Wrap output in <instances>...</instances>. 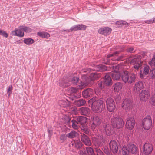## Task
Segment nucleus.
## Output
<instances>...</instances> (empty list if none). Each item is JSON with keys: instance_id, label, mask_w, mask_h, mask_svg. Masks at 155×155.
I'll return each mask as SVG.
<instances>
[{"instance_id": "7", "label": "nucleus", "mask_w": 155, "mask_h": 155, "mask_svg": "<svg viewBox=\"0 0 155 155\" xmlns=\"http://www.w3.org/2000/svg\"><path fill=\"white\" fill-rule=\"evenodd\" d=\"M112 125L114 128H120L123 127L124 121L123 119L119 116H116L111 120Z\"/></svg>"}, {"instance_id": "4", "label": "nucleus", "mask_w": 155, "mask_h": 155, "mask_svg": "<svg viewBox=\"0 0 155 155\" xmlns=\"http://www.w3.org/2000/svg\"><path fill=\"white\" fill-rule=\"evenodd\" d=\"M123 155H129V154H135L138 151L137 147L133 144H129L127 146H124L122 149Z\"/></svg>"}, {"instance_id": "30", "label": "nucleus", "mask_w": 155, "mask_h": 155, "mask_svg": "<svg viewBox=\"0 0 155 155\" xmlns=\"http://www.w3.org/2000/svg\"><path fill=\"white\" fill-rule=\"evenodd\" d=\"M72 143V144L77 148H80L82 147V143L79 139H77L74 140Z\"/></svg>"}, {"instance_id": "46", "label": "nucleus", "mask_w": 155, "mask_h": 155, "mask_svg": "<svg viewBox=\"0 0 155 155\" xmlns=\"http://www.w3.org/2000/svg\"><path fill=\"white\" fill-rule=\"evenodd\" d=\"M59 85L60 86L63 87H65L68 86V84H67L65 83L64 81H60L59 83Z\"/></svg>"}, {"instance_id": "11", "label": "nucleus", "mask_w": 155, "mask_h": 155, "mask_svg": "<svg viewBox=\"0 0 155 155\" xmlns=\"http://www.w3.org/2000/svg\"><path fill=\"white\" fill-rule=\"evenodd\" d=\"M106 103L107 110L110 112H114L115 108V105L113 99L109 98L106 100Z\"/></svg>"}, {"instance_id": "43", "label": "nucleus", "mask_w": 155, "mask_h": 155, "mask_svg": "<svg viewBox=\"0 0 155 155\" xmlns=\"http://www.w3.org/2000/svg\"><path fill=\"white\" fill-rule=\"evenodd\" d=\"M149 64L151 66H155V53L153 55L152 60L149 61Z\"/></svg>"}, {"instance_id": "14", "label": "nucleus", "mask_w": 155, "mask_h": 155, "mask_svg": "<svg viewBox=\"0 0 155 155\" xmlns=\"http://www.w3.org/2000/svg\"><path fill=\"white\" fill-rule=\"evenodd\" d=\"M150 96L149 92L146 90H142L139 94V97L141 101H147Z\"/></svg>"}, {"instance_id": "2", "label": "nucleus", "mask_w": 155, "mask_h": 155, "mask_svg": "<svg viewBox=\"0 0 155 155\" xmlns=\"http://www.w3.org/2000/svg\"><path fill=\"white\" fill-rule=\"evenodd\" d=\"M147 56L145 52H142L140 55L135 56L134 58L131 60L130 64L134 65V68L136 70H138L142 65V62L145 60Z\"/></svg>"}, {"instance_id": "40", "label": "nucleus", "mask_w": 155, "mask_h": 155, "mask_svg": "<svg viewBox=\"0 0 155 155\" xmlns=\"http://www.w3.org/2000/svg\"><path fill=\"white\" fill-rule=\"evenodd\" d=\"M86 151L89 155H95L93 149L90 147H86Z\"/></svg>"}, {"instance_id": "13", "label": "nucleus", "mask_w": 155, "mask_h": 155, "mask_svg": "<svg viewBox=\"0 0 155 155\" xmlns=\"http://www.w3.org/2000/svg\"><path fill=\"white\" fill-rule=\"evenodd\" d=\"M135 121L134 118L131 117H127L126 119V127L129 130H131L134 126Z\"/></svg>"}, {"instance_id": "44", "label": "nucleus", "mask_w": 155, "mask_h": 155, "mask_svg": "<svg viewBox=\"0 0 155 155\" xmlns=\"http://www.w3.org/2000/svg\"><path fill=\"white\" fill-rule=\"evenodd\" d=\"M78 153L80 154V155H87L86 148V149L85 148L81 149L78 152Z\"/></svg>"}, {"instance_id": "60", "label": "nucleus", "mask_w": 155, "mask_h": 155, "mask_svg": "<svg viewBox=\"0 0 155 155\" xmlns=\"http://www.w3.org/2000/svg\"><path fill=\"white\" fill-rule=\"evenodd\" d=\"M46 155H49L48 154H46Z\"/></svg>"}, {"instance_id": "22", "label": "nucleus", "mask_w": 155, "mask_h": 155, "mask_svg": "<svg viewBox=\"0 0 155 155\" xmlns=\"http://www.w3.org/2000/svg\"><path fill=\"white\" fill-rule=\"evenodd\" d=\"M86 26L83 24H78L73 26L71 27V31H76L79 30H85Z\"/></svg>"}, {"instance_id": "50", "label": "nucleus", "mask_w": 155, "mask_h": 155, "mask_svg": "<svg viewBox=\"0 0 155 155\" xmlns=\"http://www.w3.org/2000/svg\"><path fill=\"white\" fill-rule=\"evenodd\" d=\"M96 152L97 155H104L103 152L98 148H96Z\"/></svg>"}, {"instance_id": "57", "label": "nucleus", "mask_w": 155, "mask_h": 155, "mask_svg": "<svg viewBox=\"0 0 155 155\" xmlns=\"http://www.w3.org/2000/svg\"><path fill=\"white\" fill-rule=\"evenodd\" d=\"M49 136H51L52 134V131L51 130H48Z\"/></svg>"}, {"instance_id": "20", "label": "nucleus", "mask_w": 155, "mask_h": 155, "mask_svg": "<svg viewBox=\"0 0 155 155\" xmlns=\"http://www.w3.org/2000/svg\"><path fill=\"white\" fill-rule=\"evenodd\" d=\"M110 148L114 153H115L118 151V147L117 143L114 140L111 141L109 143Z\"/></svg>"}, {"instance_id": "51", "label": "nucleus", "mask_w": 155, "mask_h": 155, "mask_svg": "<svg viewBox=\"0 0 155 155\" xmlns=\"http://www.w3.org/2000/svg\"><path fill=\"white\" fill-rule=\"evenodd\" d=\"M150 74L151 77L152 78H155V68L152 69V70L150 71Z\"/></svg>"}, {"instance_id": "37", "label": "nucleus", "mask_w": 155, "mask_h": 155, "mask_svg": "<svg viewBox=\"0 0 155 155\" xmlns=\"http://www.w3.org/2000/svg\"><path fill=\"white\" fill-rule=\"evenodd\" d=\"M72 123V127L74 129H78L80 126V124H79L75 120H73L71 121Z\"/></svg>"}, {"instance_id": "19", "label": "nucleus", "mask_w": 155, "mask_h": 155, "mask_svg": "<svg viewBox=\"0 0 155 155\" xmlns=\"http://www.w3.org/2000/svg\"><path fill=\"white\" fill-rule=\"evenodd\" d=\"M114 127L110 124H107L104 127V131L107 135H110L114 133Z\"/></svg>"}, {"instance_id": "1", "label": "nucleus", "mask_w": 155, "mask_h": 155, "mask_svg": "<svg viewBox=\"0 0 155 155\" xmlns=\"http://www.w3.org/2000/svg\"><path fill=\"white\" fill-rule=\"evenodd\" d=\"M89 103L91 105L92 110L95 112H101L105 108L104 104L102 100H96L93 97L89 101Z\"/></svg>"}, {"instance_id": "48", "label": "nucleus", "mask_w": 155, "mask_h": 155, "mask_svg": "<svg viewBox=\"0 0 155 155\" xmlns=\"http://www.w3.org/2000/svg\"><path fill=\"white\" fill-rule=\"evenodd\" d=\"M79 80V78L76 77H74L72 80L71 82L73 84H76L77 83Z\"/></svg>"}, {"instance_id": "8", "label": "nucleus", "mask_w": 155, "mask_h": 155, "mask_svg": "<svg viewBox=\"0 0 155 155\" xmlns=\"http://www.w3.org/2000/svg\"><path fill=\"white\" fill-rule=\"evenodd\" d=\"M90 120V125L93 130H94L97 127L100 125L101 123L100 119L98 116L96 115L91 117Z\"/></svg>"}, {"instance_id": "10", "label": "nucleus", "mask_w": 155, "mask_h": 155, "mask_svg": "<svg viewBox=\"0 0 155 155\" xmlns=\"http://www.w3.org/2000/svg\"><path fill=\"white\" fill-rule=\"evenodd\" d=\"M110 74H107L105 76L104 81H101L98 83V87L101 89L104 87L105 85H109L111 84L112 80Z\"/></svg>"}, {"instance_id": "17", "label": "nucleus", "mask_w": 155, "mask_h": 155, "mask_svg": "<svg viewBox=\"0 0 155 155\" xmlns=\"http://www.w3.org/2000/svg\"><path fill=\"white\" fill-rule=\"evenodd\" d=\"M111 29L108 27H104L100 28L98 30L99 33L105 36H107L111 32Z\"/></svg>"}, {"instance_id": "49", "label": "nucleus", "mask_w": 155, "mask_h": 155, "mask_svg": "<svg viewBox=\"0 0 155 155\" xmlns=\"http://www.w3.org/2000/svg\"><path fill=\"white\" fill-rule=\"evenodd\" d=\"M0 35H1L6 38H7L8 36V34L5 31L2 30H0Z\"/></svg>"}, {"instance_id": "61", "label": "nucleus", "mask_w": 155, "mask_h": 155, "mask_svg": "<svg viewBox=\"0 0 155 155\" xmlns=\"http://www.w3.org/2000/svg\"><path fill=\"white\" fill-rule=\"evenodd\" d=\"M154 93H155V92H154Z\"/></svg>"}, {"instance_id": "58", "label": "nucleus", "mask_w": 155, "mask_h": 155, "mask_svg": "<svg viewBox=\"0 0 155 155\" xmlns=\"http://www.w3.org/2000/svg\"><path fill=\"white\" fill-rule=\"evenodd\" d=\"M63 31H66L67 32H70V31H71V30L70 29L64 30Z\"/></svg>"}, {"instance_id": "52", "label": "nucleus", "mask_w": 155, "mask_h": 155, "mask_svg": "<svg viewBox=\"0 0 155 155\" xmlns=\"http://www.w3.org/2000/svg\"><path fill=\"white\" fill-rule=\"evenodd\" d=\"M145 23L150 24L155 22V18H153L150 20H146L145 21Z\"/></svg>"}, {"instance_id": "45", "label": "nucleus", "mask_w": 155, "mask_h": 155, "mask_svg": "<svg viewBox=\"0 0 155 155\" xmlns=\"http://www.w3.org/2000/svg\"><path fill=\"white\" fill-rule=\"evenodd\" d=\"M64 122L66 124H69L70 122V119L68 116H66L63 118Z\"/></svg>"}, {"instance_id": "12", "label": "nucleus", "mask_w": 155, "mask_h": 155, "mask_svg": "<svg viewBox=\"0 0 155 155\" xmlns=\"http://www.w3.org/2000/svg\"><path fill=\"white\" fill-rule=\"evenodd\" d=\"M121 106L122 108L125 110H130L132 107V101L129 98H126L123 101Z\"/></svg>"}, {"instance_id": "26", "label": "nucleus", "mask_w": 155, "mask_h": 155, "mask_svg": "<svg viewBox=\"0 0 155 155\" xmlns=\"http://www.w3.org/2000/svg\"><path fill=\"white\" fill-rule=\"evenodd\" d=\"M149 67L147 65L144 67L143 69V71H140V78H143L145 75H147L149 72Z\"/></svg>"}, {"instance_id": "47", "label": "nucleus", "mask_w": 155, "mask_h": 155, "mask_svg": "<svg viewBox=\"0 0 155 155\" xmlns=\"http://www.w3.org/2000/svg\"><path fill=\"white\" fill-rule=\"evenodd\" d=\"M12 86L10 85L7 90V93L8 94V96H9L12 94Z\"/></svg>"}, {"instance_id": "42", "label": "nucleus", "mask_w": 155, "mask_h": 155, "mask_svg": "<svg viewBox=\"0 0 155 155\" xmlns=\"http://www.w3.org/2000/svg\"><path fill=\"white\" fill-rule=\"evenodd\" d=\"M20 29H22L24 31L27 32H30L31 31V29L29 27L24 26H20Z\"/></svg>"}, {"instance_id": "34", "label": "nucleus", "mask_w": 155, "mask_h": 155, "mask_svg": "<svg viewBox=\"0 0 155 155\" xmlns=\"http://www.w3.org/2000/svg\"><path fill=\"white\" fill-rule=\"evenodd\" d=\"M81 128L84 132L86 134H89L91 133L88 127L85 124H82Z\"/></svg>"}, {"instance_id": "55", "label": "nucleus", "mask_w": 155, "mask_h": 155, "mask_svg": "<svg viewBox=\"0 0 155 155\" xmlns=\"http://www.w3.org/2000/svg\"><path fill=\"white\" fill-rule=\"evenodd\" d=\"M67 137L66 136H65L64 134L62 135L61 136L60 138L61 140L64 141L66 140Z\"/></svg>"}, {"instance_id": "41", "label": "nucleus", "mask_w": 155, "mask_h": 155, "mask_svg": "<svg viewBox=\"0 0 155 155\" xmlns=\"http://www.w3.org/2000/svg\"><path fill=\"white\" fill-rule=\"evenodd\" d=\"M86 103V101L84 100H79L75 102V104L78 106L84 105Z\"/></svg>"}, {"instance_id": "31", "label": "nucleus", "mask_w": 155, "mask_h": 155, "mask_svg": "<svg viewBox=\"0 0 155 155\" xmlns=\"http://www.w3.org/2000/svg\"><path fill=\"white\" fill-rule=\"evenodd\" d=\"M78 134L74 130H72L66 135V136L69 138H72L77 137Z\"/></svg>"}, {"instance_id": "5", "label": "nucleus", "mask_w": 155, "mask_h": 155, "mask_svg": "<svg viewBox=\"0 0 155 155\" xmlns=\"http://www.w3.org/2000/svg\"><path fill=\"white\" fill-rule=\"evenodd\" d=\"M121 78L125 83L131 84L135 81L136 74L134 73L128 74L127 71H124L122 73Z\"/></svg>"}, {"instance_id": "28", "label": "nucleus", "mask_w": 155, "mask_h": 155, "mask_svg": "<svg viewBox=\"0 0 155 155\" xmlns=\"http://www.w3.org/2000/svg\"><path fill=\"white\" fill-rule=\"evenodd\" d=\"M113 87L114 91L116 92H119L122 88V84L120 82L117 83L114 85Z\"/></svg>"}, {"instance_id": "39", "label": "nucleus", "mask_w": 155, "mask_h": 155, "mask_svg": "<svg viewBox=\"0 0 155 155\" xmlns=\"http://www.w3.org/2000/svg\"><path fill=\"white\" fill-rule=\"evenodd\" d=\"M97 68H98L97 71H105L107 70V68L105 65H99L97 66Z\"/></svg>"}, {"instance_id": "36", "label": "nucleus", "mask_w": 155, "mask_h": 155, "mask_svg": "<svg viewBox=\"0 0 155 155\" xmlns=\"http://www.w3.org/2000/svg\"><path fill=\"white\" fill-rule=\"evenodd\" d=\"M150 103L151 105L155 106V93H154V92L152 93Z\"/></svg>"}, {"instance_id": "6", "label": "nucleus", "mask_w": 155, "mask_h": 155, "mask_svg": "<svg viewBox=\"0 0 155 155\" xmlns=\"http://www.w3.org/2000/svg\"><path fill=\"white\" fill-rule=\"evenodd\" d=\"M122 68L123 67L120 64L114 66L112 67L113 72L112 73L110 74L112 75V78L114 79L117 80L120 78L121 75L120 72Z\"/></svg>"}, {"instance_id": "21", "label": "nucleus", "mask_w": 155, "mask_h": 155, "mask_svg": "<svg viewBox=\"0 0 155 155\" xmlns=\"http://www.w3.org/2000/svg\"><path fill=\"white\" fill-rule=\"evenodd\" d=\"M22 29H20L19 26L18 28H15L14 31L12 32V33L13 35L22 37L24 36V32L22 31Z\"/></svg>"}, {"instance_id": "24", "label": "nucleus", "mask_w": 155, "mask_h": 155, "mask_svg": "<svg viewBox=\"0 0 155 155\" xmlns=\"http://www.w3.org/2000/svg\"><path fill=\"white\" fill-rule=\"evenodd\" d=\"M58 104L59 106L64 107H68L70 104L69 102L65 98L59 100Z\"/></svg>"}, {"instance_id": "23", "label": "nucleus", "mask_w": 155, "mask_h": 155, "mask_svg": "<svg viewBox=\"0 0 155 155\" xmlns=\"http://www.w3.org/2000/svg\"><path fill=\"white\" fill-rule=\"evenodd\" d=\"M143 83L141 81H139L135 83L134 91L137 92L138 93L141 89L143 88Z\"/></svg>"}, {"instance_id": "3", "label": "nucleus", "mask_w": 155, "mask_h": 155, "mask_svg": "<svg viewBox=\"0 0 155 155\" xmlns=\"http://www.w3.org/2000/svg\"><path fill=\"white\" fill-rule=\"evenodd\" d=\"M120 52V51H118L114 52L112 54L108 55L107 57L104 59V63L106 64L109 63L114 64L115 63L114 62H110V59L115 61L124 60V55L117 57V54Z\"/></svg>"}, {"instance_id": "35", "label": "nucleus", "mask_w": 155, "mask_h": 155, "mask_svg": "<svg viewBox=\"0 0 155 155\" xmlns=\"http://www.w3.org/2000/svg\"><path fill=\"white\" fill-rule=\"evenodd\" d=\"M100 77V75L96 72L91 73L90 76L91 79L92 80L98 78Z\"/></svg>"}, {"instance_id": "33", "label": "nucleus", "mask_w": 155, "mask_h": 155, "mask_svg": "<svg viewBox=\"0 0 155 155\" xmlns=\"http://www.w3.org/2000/svg\"><path fill=\"white\" fill-rule=\"evenodd\" d=\"M77 119L78 121L80 123V124H81L82 125L87 121L86 118L83 116H79L77 118Z\"/></svg>"}, {"instance_id": "16", "label": "nucleus", "mask_w": 155, "mask_h": 155, "mask_svg": "<svg viewBox=\"0 0 155 155\" xmlns=\"http://www.w3.org/2000/svg\"><path fill=\"white\" fill-rule=\"evenodd\" d=\"M92 142L96 146H100L103 144L104 140L103 137L100 136L97 137H93L92 138Z\"/></svg>"}, {"instance_id": "15", "label": "nucleus", "mask_w": 155, "mask_h": 155, "mask_svg": "<svg viewBox=\"0 0 155 155\" xmlns=\"http://www.w3.org/2000/svg\"><path fill=\"white\" fill-rule=\"evenodd\" d=\"M152 145L149 143H146L143 145V153L145 155L150 154L153 150Z\"/></svg>"}, {"instance_id": "38", "label": "nucleus", "mask_w": 155, "mask_h": 155, "mask_svg": "<svg viewBox=\"0 0 155 155\" xmlns=\"http://www.w3.org/2000/svg\"><path fill=\"white\" fill-rule=\"evenodd\" d=\"M24 43L27 45H30L34 42V40L31 38L25 39L24 40Z\"/></svg>"}, {"instance_id": "53", "label": "nucleus", "mask_w": 155, "mask_h": 155, "mask_svg": "<svg viewBox=\"0 0 155 155\" xmlns=\"http://www.w3.org/2000/svg\"><path fill=\"white\" fill-rule=\"evenodd\" d=\"M70 92L72 93H76L78 91V89L74 87H72L70 88Z\"/></svg>"}, {"instance_id": "56", "label": "nucleus", "mask_w": 155, "mask_h": 155, "mask_svg": "<svg viewBox=\"0 0 155 155\" xmlns=\"http://www.w3.org/2000/svg\"><path fill=\"white\" fill-rule=\"evenodd\" d=\"M123 23V22H122V21H117L116 22V25L118 26V27H120L121 26V25L122 24V23Z\"/></svg>"}, {"instance_id": "54", "label": "nucleus", "mask_w": 155, "mask_h": 155, "mask_svg": "<svg viewBox=\"0 0 155 155\" xmlns=\"http://www.w3.org/2000/svg\"><path fill=\"white\" fill-rule=\"evenodd\" d=\"M127 50V51L131 53H133L135 51V50L132 47L128 48Z\"/></svg>"}, {"instance_id": "29", "label": "nucleus", "mask_w": 155, "mask_h": 155, "mask_svg": "<svg viewBox=\"0 0 155 155\" xmlns=\"http://www.w3.org/2000/svg\"><path fill=\"white\" fill-rule=\"evenodd\" d=\"M80 112L81 114L87 116L90 113V110L87 107H83L80 108Z\"/></svg>"}, {"instance_id": "25", "label": "nucleus", "mask_w": 155, "mask_h": 155, "mask_svg": "<svg viewBox=\"0 0 155 155\" xmlns=\"http://www.w3.org/2000/svg\"><path fill=\"white\" fill-rule=\"evenodd\" d=\"M81 139L82 141L86 145L90 146L91 145V142L89 138L85 134H81Z\"/></svg>"}, {"instance_id": "27", "label": "nucleus", "mask_w": 155, "mask_h": 155, "mask_svg": "<svg viewBox=\"0 0 155 155\" xmlns=\"http://www.w3.org/2000/svg\"><path fill=\"white\" fill-rule=\"evenodd\" d=\"M83 81H81L80 84L79 85L78 88L80 89H82L85 87L88 84L87 82V77L86 76L83 75L82 77Z\"/></svg>"}, {"instance_id": "18", "label": "nucleus", "mask_w": 155, "mask_h": 155, "mask_svg": "<svg viewBox=\"0 0 155 155\" xmlns=\"http://www.w3.org/2000/svg\"><path fill=\"white\" fill-rule=\"evenodd\" d=\"M95 93V92L93 89L88 88L83 91L82 94L84 97L87 98L91 97Z\"/></svg>"}, {"instance_id": "32", "label": "nucleus", "mask_w": 155, "mask_h": 155, "mask_svg": "<svg viewBox=\"0 0 155 155\" xmlns=\"http://www.w3.org/2000/svg\"><path fill=\"white\" fill-rule=\"evenodd\" d=\"M37 35L42 38H47L50 36V35L48 33L45 31H40L37 33Z\"/></svg>"}, {"instance_id": "59", "label": "nucleus", "mask_w": 155, "mask_h": 155, "mask_svg": "<svg viewBox=\"0 0 155 155\" xmlns=\"http://www.w3.org/2000/svg\"><path fill=\"white\" fill-rule=\"evenodd\" d=\"M122 22H123V23H122V24L125 25H128V23L125 21H122Z\"/></svg>"}, {"instance_id": "9", "label": "nucleus", "mask_w": 155, "mask_h": 155, "mask_svg": "<svg viewBox=\"0 0 155 155\" xmlns=\"http://www.w3.org/2000/svg\"><path fill=\"white\" fill-rule=\"evenodd\" d=\"M142 125L145 130L150 129L152 125V122L151 117L150 115L146 117L142 120Z\"/></svg>"}]
</instances>
